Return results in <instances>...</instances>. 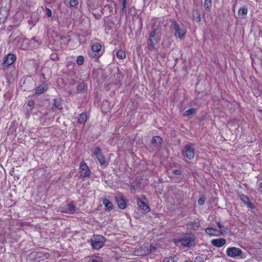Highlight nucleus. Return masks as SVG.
Masks as SVG:
<instances>
[{"label":"nucleus","mask_w":262,"mask_h":262,"mask_svg":"<svg viewBox=\"0 0 262 262\" xmlns=\"http://www.w3.org/2000/svg\"><path fill=\"white\" fill-rule=\"evenodd\" d=\"M193 19L195 20L198 23H199L201 20V14L200 12L198 11H193Z\"/></svg>","instance_id":"obj_24"},{"label":"nucleus","mask_w":262,"mask_h":262,"mask_svg":"<svg viewBox=\"0 0 262 262\" xmlns=\"http://www.w3.org/2000/svg\"><path fill=\"white\" fill-rule=\"evenodd\" d=\"M106 239L104 236L101 235H97L91 239V245L93 249L99 250L104 245Z\"/></svg>","instance_id":"obj_4"},{"label":"nucleus","mask_w":262,"mask_h":262,"mask_svg":"<svg viewBox=\"0 0 262 262\" xmlns=\"http://www.w3.org/2000/svg\"><path fill=\"white\" fill-rule=\"evenodd\" d=\"M130 189H134V186L132 185L130 186Z\"/></svg>","instance_id":"obj_49"},{"label":"nucleus","mask_w":262,"mask_h":262,"mask_svg":"<svg viewBox=\"0 0 262 262\" xmlns=\"http://www.w3.org/2000/svg\"><path fill=\"white\" fill-rule=\"evenodd\" d=\"M217 227H218L220 229H222L223 228V225L221 224V223H220V222H218V223H217Z\"/></svg>","instance_id":"obj_44"},{"label":"nucleus","mask_w":262,"mask_h":262,"mask_svg":"<svg viewBox=\"0 0 262 262\" xmlns=\"http://www.w3.org/2000/svg\"><path fill=\"white\" fill-rule=\"evenodd\" d=\"M253 94L256 97H257L260 96V92L258 90H255V92H253Z\"/></svg>","instance_id":"obj_41"},{"label":"nucleus","mask_w":262,"mask_h":262,"mask_svg":"<svg viewBox=\"0 0 262 262\" xmlns=\"http://www.w3.org/2000/svg\"><path fill=\"white\" fill-rule=\"evenodd\" d=\"M137 203L140 209L145 212H148L150 211L149 207L147 205L145 201L140 200L139 197H137Z\"/></svg>","instance_id":"obj_12"},{"label":"nucleus","mask_w":262,"mask_h":262,"mask_svg":"<svg viewBox=\"0 0 262 262\" xmlns=\"http://www.w3.org/2000/svg\"><path fill=\"white\" fill-rule=\"evenodd\" d=\"M78 4V0H70V5L71 7H76Z\"/></svg>","instance_id":"obj_36"},{"label":"nucleus","mask_w":262,"mask_h":262,"mask_svg":"<svg viewBox=\"0 0 262 262\" xmlns=\"http://www.w3.org/2000/svg\"><path fill=\"white\" fill-rule=\"evenodd\" d=\"M226 243L225 238H219L217 239H213L211 241V244L216 247H221L223 246Z\"/></svg>","instance_id":"obj_14"},{"label":"nucleus","mask_w":262,"mask_h":262,"mask_svg":"<svg viewBox=\"0 0 262 262\" xmlns=\"http://www.w3.org/2000/svg\"><path fill=\"white\" fill-rule=\"evenodd\" d=\"M173 242L179 247L190 248L195 245L194 239L188 235H185L182 238H174Z\"/></svg>","instance_id":"obj_1"},{"label":"nucleus","mask_w":262,"mask_h":262,"mask_svg":"<svg viewBox=\"0 0 262 262\" xmlns=\"http://www.w3.org/2000/svg\"><path fill=\"white\" fill-rule=\"evenodd\" d=\"M48 90V86L47 85L43 84L39 85L36 89V94H41L43 93L45 91Z\"/></svg>","instance_id":"obj_19"},{"label":"nucleus","mask_w":262,"mask_h":262,"mask_svg":"<svg viewBox=\"0 0 262 262\" xmlns=\"http://www.w3.org/2000/svg\"><path fill=\"white\" fill-rule=\"evenodd\" d=\"M46 14H47V15L49 17H50L52 16V11L49 8H46Z\"/></svg>","instance_id":"obj_40"},{"label":"nucleus","mask_w":262,"mask_h":262,"mask_svg":"<svg viewBox=\"0 0 262 262\" xmlns=\"http://www.w3.org/2000/svg\"><path fill=\"white\" fill-rule=\"evenodd\" d=\"M34 102L33 100L29 101L28 102V105L30 106H32L34 105Z\"/></svg>","instance_id":"obj_43"},{"label":"nucleus","mask_w":262,"mask_h":262,"mask_svg":"<svg viewBox=\"0 0 262 262\" xmlns=\"http://www.w3.org/2000/svg\"><path fill=\"white\" fill-rule=\"evenodd\" d=\"M194 149L192 144H187L183 150V155L189 160L192 159L194 157Z\"/></svg>","instance_id":"obj_7"},{"label":"nucleus","mask_w":262,"mask_h":262,"mask_svg":"<svg viewBox=\"0 0 262 262\" xmlns=\"http://www.w3.org/2000/svg\"><path fill=\"white\" fill-rule=\"evenodd\" d=\"M86 86V84L83 82H80L78 84V86H77V92L78 93H82L84 92V90Z\"/></svg>","instance_id":"obj_23"},{"label":"nucleus","mask_w":262,"mask_h":262,"mask_svg":"<svg viewBox=\"0 0 262 262\" xmlns=\"http://www.w3.org/2000/svg\"><path fill=\"white\" fill-rule=\"evenodd\" d=\"M88 262H102V259L99 256L92 255L89 260Z\"/></svg>","instance_id":"obj_28"},{"label":"nucleus","mask_w":262,"mask_h":262,"mask_svg":"<svg viewBox=\"0 0 262 262\" xmlns=\"http://www.w3.org/2000/svg\"><path fill=\"white\" fill-rule=\"evenodd\" d=\"M205 200L206 199L204 196L200 197L198 200V204L200 205H202L204 204Z\"/></svg>","instance_id":"obj_38"},{"label":"nucleus","mask_w":262,"mask_h":262,"mask_svg":"<svg viewBox=\"0 0 262 262\" xmlns=\"http://www.w3.org/2000/svg\"><path fill=\"white\" fill-rule=\"evenodd\" d=\"M103 204L105 206L106 209L110 210L113 208V204L108 199H104L103 201Z\"/></svg>","instance_id":"obj_22"},{"label":"nucleus","mask_w":262,"mask_h":262,"mask_svg":"<svg viewBox=\"0 0 262 262\" xmlns=\"http://www.w3.org/2000/svg\"><path fill=\"white\" fill-rule=\"evenodd\" d=\"M162 139L160 136H154L152 139V142L155 144L157 147H160L162 144Z\"/></svg>","instance_id":"obj_20"},{"label":"nucleus","mask_w":262,"mask_h":262,"mask_svg":"<svg viewBox=\"0 0 262 262\" xmlns=\"http://www.w3.org/2000/svg\"><path fill=\"white\" fill-rule=\"evenodd\" d=\"M140 200H143V201H145L146 202L147 201L146 196L144 195H141V198H140Z\"/></svg>","instance_id":"obj_42"},{"label":"nucleus","mask_w":262,"mask_h":262,"mask_svg":"<svg viewBox=\"0 0 262 262\" xmlns=\"http://www.w3.org/2000/svg\"><path fill=\"white\" fill-rule=\"evenodd\" d=\"M9 14V8L6 6L0 8V24H3L6 20Z\"/></svg>","instance_id":"obj_11"},{"label":"nucleus","mask_w":262,"mask_h":262,"mask_svg":"<svg viewBox=\"0 0 262 262\" xmlns=\"http://www.w3.org/2000/svg\"><path fill=\"white\" fill-rule=\"evenodd\" d=\"M200 226L199 221H194L192 222H190L187 224V227L190 230H196Z\"/></svg>","instance_id":"obj_16"},{"label":"nucleus","mask_w":262,"mask_h":262,"mask_svg":"<svg viewBox=\"0 0 262 262\" xmlns=\"http://www.w3.org/2000/svg\"><path fill=\"white\" fill-rule=\"evenodd\" d=\"M66 38V36H62L60 37V39L61 40L63 39V38Z\"/></svg>","instance_id":"obj_48"},{"label":"nucleus","mask_w":262,"mask_h":262,"mask_svg":"<svg viewBox=\"0 0 262 262\" xmlns=\"http://www.w3.org/2000/svg\"><path fill=\"white\" fill-rule=\"evenodd\" d=\"M212 6V0H205L204 7L207 11H210Z\"/></svg>","instance_id":"obj_27"},{"label":"nucleus","mask_w":262,"mask_h":262,"mask_svg":"<svg viewBox=\"0 0 262 262\" xmlns=\"http://www.w3.org/2000/svg\"><path fill=\"white\" fill-rule=\"evenodd\" d=\"M206 233L209 235H217L218 231L214 228L208 227L206 229Z\"/></svg>","instance_id":"obj_25"},{"label":"nucleus","mask_w":262,"mask_h":262,"mask_svg":"<svg viewBox=\"0 0 262 262\" xmlns=\"http://www.w3.org/2000/svg\"><path fill=\"white\" fill-rule=\"evenodd\" d=\"M116 201L120 209H123L126 207V202L122 196H116Z\"/></svg>","instance_id":"obj_15"},{"label":"nucleus","mask_w":262,"mask_h":262,"mask_svg":"<svg viewBox=\"0 0 262 262\" xmlns=\"http://www.w3.org/2000/svg\"><path fill=\"white\" fill-rule=\"evenodd\" d=\"M88 116L86 113H82L78 115V122L81 124H84L87 120Z\"/></svg>","instance_id":"obj_17"},{"label":"nucleus","mask_w":262,"mask_h":262,"mask_svg":"<svg viewBox=\"0 0 262 262\" xmlns=\"http://www.w3.org/2000/svg\"><path fill=\"white\" fill-rule=\"evenodd\" d=\"M158 34V29L157 28H153L152 30L149 33L147 45L148 50L150 51H152L156 49L155 46L160 40V38Z\"/></svg>","instance_id":"obj_2"},{"label":"nucleus","mask_w":262,"mask_h":262,"mask_svg":"<svg viewBox=\"0 0 262 262\" xmlns=\"http://www.w3.org/2000/svg\"><path fill=\"white\" fill-rule=\"evenodd\" d=\"M32 40H34V41H37L36 40V38L35 37H33L32 39H31Z\"/></svg>","instance_id":"obj_47"},{"label":"nucleus","mask_w":262,"mask_h":262,"mask_svg":"<svg viewBox=\"0 0 262 262\" xmlns=\"http://www.w3.org/2000/svg\"><path fill=\"white\" fill-rule=\"evenodd\" d=\"M258 191L262 193V182L259 185Z\"/></svg>","instance_id":"obj_45"},{"label":"nucleus","mask_w":262,"mask_h":262,"mask_svg":"<svg viewBox=\"0 0 262 262\" xmlns=\"http://www.w3.org/2000/svg\"><path fill=\"white\" fill-rule=\"evenodd\" d=\"M248 9L246 7H242L240 8L238 11V14L241 18H243L244 17V15H246L247 14Z\"/></svg>","instance_id":"obj_21"},{"label":"nucleus","mask_w":262,"mask_h":262,"mask_svg":"<svg viewBox=\"0 0 262 262\" xmlns=\"http://www.w3.org/2000/svg\"><path fill=\"white\" fill-rule=\"evenodd\" d=\"M37 20H38V19H34L32 17L30 19L28 20V23L30 25H31L32 26H34L36 25Z\"/></svg>","instance_id":"obj_34"},{"label":"nucleus","mask_w":262,"mask_h":262,"mask_svg":"<svg viewBox=\"0 0 262 262\" xmlns=\"http://www.w3.org/2000/svg\"><path fill=\"white\" fill-rule=\"evenodd\" d=\"M58 211L67 214H73L76 212V207L73 202L62 204L59 208Z\"/></svg>","instance_id":"obj_5"},{"label":"nucleus","mask_w":262,"mask_h":262,"mask_svg":"<svg viewBox=\"0 0 262 262\" xmlns=\"http://www.w3.org/2000/svg\"><path fill=\"white\" fill-rule=\"evenodd\" d=\"M50 58L53 61H56L58 59V56L56 53H52L50 55Z\"/></svg>","instance_id":"obj_37"},{"label":"nucleus","mask_w":262,"mask_h":262,"mask_svg":"<svg viewBox=\"0 0 262 262\" xmlns=\"http://www.w3.org/2000/svg\"><path fill=\"white\" fill-rule=\"evenodd\" d=\"M196 110L195 108H190L188 110H186L184 113V116L189 117L191 115H194L196 113Z\"/></svg>","instance_id":"obj_26"},{"label":"nucleus","mask_w":262,"mask_h":262,"mask_svg":"<svg viewBox=\"0 0 262 262\" xmlns=\"http://www.w3.org/2000/svg\"><path fill=\"white\" fill-rule=\"evenodd\" d=\"M16 59L15 56L13 54H9L7 56L4 58L3 64L6 67H8L13 64Z\"/></svg>","instance_id":"obj_13"},{"label":"nucleus","mask_w":262,"mask_h":262,"mask_svg":"<svg viewBox=\"0 0 262 262\" xmlns=\"http://www.w3.org/2000/svg\"><path fill=\"white\" fill-rule=\"evenodd\" d=\"M77 63L79 66H81L83 63L84 58L82 56L79 55L77 58Z\"/></svg>","instance_id":"obj_31"},{"label":"nucleus","mask_w":262,"mask_h":262,"mask_svg":"<svg viewBox=\"0 0 262 262\" xmlns=\"http://www.w3.org/2000/svg\"><path fill=\"white\" fill-rule=\"evenodd\" d=\"M172 173L175 175H181L182 174V171L180 169H175L172 171Z\"/></svg>","instance_id":"obj_39"},{"label":"nucleus","mask_w":262,"mask_h":262,"mask_svg":"<svg viewBox=\"0 0 262 262\" xmlns=\"http://www.w3.org/2000/svg\"><path fill=\"white\" fill-rule=\"evenodd\" d=\"M127 0H123L122 1V8H121V11L123 13H124L126 12V7L127 5Z\"/></svg>","instance_id":"obj_33"},{"label":"nucleus","mask_w":262,"mask_h":262,"mask_svg":"<svg viewBox=\"0 0 262 262\" xmlns=\"http://www.w3.org/2000/svg\"><path fill=\"white\" fill-rule=\"evenodd\" d=\"M163 262H176L174 257H169L164 258Z\"/></svg>","instance_id":"obj_35"},{"label":"nucleus","mask_w":262,"mask_h":262,"mask_svg":"<svg viewBox=\"0 0 262 262\" xmlns=\"http://www.w3.org/2000/svg\"><path fill=\"white\" fill-rule=\"evenodd\" d=\"M242 253L241 249L236 247H229L226 250L227 255L231 258H234L240 255Z\"/></svg>","instance_id":"obj_10"},{"label":"nucleus","mask_w":262,"mask_h":262,"mask_svg":"<svg viewBox=\"0 0 262 262\" xmlns=\"http://www.w3.org/2000/svg\"><path fill=\"white\" fill-rule=\"evenodd\" d=\"M93 155H94L101 165H106V160L100 148L97 147L94 149Z\"/></svg>","instance_id":"obj_8"},{"label":"nucleus","mask_w":262,"mask_h":262,"mask_svg":"<svg viewBox=\"0 0 262 262\" xmlns=\"http://www.w3.org/2000/svg\"><path fill=\"white\" fill-rule=\"evenodd\" d=\"M117 57L120 59H123L125 58V53L121 50H119L117 53Z\"/></svg>","instance_id":"obj_29"},{"label":"nucleus","mask_w":262,"mask_h":262,"mask_svg":"<svg viewBox=\"0 0 262 262\" xmlns=\"http://www.w3.org/2000/svg\"><path fill=\"white\" fill-rule=\"evenodd\" d=\"M247 204L248 205V208H253V205H252V204L251 203L248 202Z\"/></svg>","instance_id":"obj_46"},{"label":"nucleus","mask_w":262,"mask_h":262,"mask_svg":"<svg viewBox=\"0 0 262 262\" xmlns=\"http://www.w3.org/2000/svg\"><path fill=\"white\" fill-rule=\"evenodd\" d=\"M79 178L84 181L86 178H89L91 174V171L86 163L82 161L80 163L79 168Z\"/></svg>","instance_id":"obj_6"},{"label":"nucleus","mask_w":262,"mask_h":262,"mask_svg":"<svg viewBox=\"0 0 262 262\" xmlns=\"http://www.w3.org/2000/svg\"><path fill=\"white\" fill-rule=\"evenodd\" d=\"M204 258L203 255L197 256L194 258L193 262H204Z\"/></svg>","instance_id":"obj_32"},{"label":"nucleus","mask_w":262,"mask_h":262,"mask_svg":"<svg viewBox=\"0 0 262 262\" xmlns=\"http://www.w3.org/2000/svg\"><path fill=\"white\" fill-rule=\"evenodd\" d=\"M93 53L92 56L95 58H98L102 55V45L99 42H95L94 43L91 47Z\"/></svg>","instance_id":"obj_9"},{"label":"nucleus","mask_w":262,"mask_h":262,"mask_svg":"<svg viewBox=\"0 0 262 262\" xmlns=\"http://www.w3.org/2000/svg\"><path fill=\"white\" fill-rule=\"evenodd\" d=\"M171 21L172 29L174 31L175 36L182 40L184 37L186 33V30L184 28L183 25L181 24L179 25L175 20H172Z\"/></svg>","instance_id":"obj_3"},{"label":"nucleus","mask_w":262,"mask_h":262,"mask_svg":"<svg viewBox=\"0 0 262 262\" xmlns=\"http://www.w3.org/2000/svg\"><path fill=\"white\" fill-rule=\"evenodd\" d=\"M53 106L58 110H61L62 108L61 99L60 98H54L53 100Z\"/></svg>","instance_id":"obj_18"},{"label":"nucleus","mask_w":262,"mask_h":262,"mask_svg":"<svg viewBox=\"0 0 262 262\" xmlns=\"http://www.w3.org/2000/svg\"><path fill=\"white\" fill-rule=\"evenodd\" d=\"M239 197L243 203H245L247 204L249 202V198L246 195L242 194L239 195Z\"/></svg>","instance_id":"obj_30"}]
</instances>
